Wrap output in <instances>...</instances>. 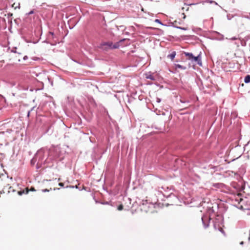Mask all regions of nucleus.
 Returning <instances> with one entry per match:
<instances>
[{"label": "nucleus", "instance_id": "12", "mask_svg": "<svg viewBox=\"0 0 250 250\" xmlns=\"http://www.w3.org/2000/svg\"><path fill=\"white\" fill-rule=\"evenodd\" d=\"M147 79H150L151 80H154L155 79L152 75H149L146 77Z\"/></svg>", "mask_w": 250, "mask_h": 250}, {"label": "nucleus", "instance_id": "33", "mask_svg": "<svg viewBox=\"0 0 250 250\" xmlns=\"http://www.w3.org/2000/svg\"><path fill=\"white\" fill-rule=\"evenodd\" d=\"M214 228L215 229H216L215 225H214Z\"/></svg>", "mask_w": 250, "mask_h": 250}, {"label": "nucleus", "instance_id": "14", "mask_svg": "<svg viewBox=\"0 0 250 250\" xmlns=\"http://www.w3.org/2000/svg\"><path fill=\"white\" fill-rule=\"evenodd\" d=\"M242 17H243L244 18H246V19H249V20H250V12L249 15H248V16H243Z\"/></svg>", "mask_w": 250, "mask_h": 250}, {"label": "nucleus", "instance_id": "29", "mask_svg": "<svg viewBox=\"0 0 250 250\" xmlns=\"http://www.w3.org/2000/svg\"><path fill=\"white\" fill-rule=\"evenodd\" d=\"M103 204H108V202H105V203H102Z\"/></svg>", "mask_w": 250, "mask_h": 250}, {"label": "nucleus", "instance_id": "5", "mask_svg": "<svg viewBox=\"0 0 250 250\" xmlns=\"http://www.w3.org/2000/svg\"><path fill=\"white\" fill-rule=\"evenodd\" d=\"M176 56V52L175 51L172 52L171 54H169L167 56L168 58H170L171 60L174 59Z\"/></svg>", "mask_w": 250, "mask_h": 250}, {"label": "nucleus", "instance_id": "17", "mask_svg": "<svg viewBox=\"0 0 250 250\" xmlns=\"http://www.w3.org/2000/svg\"><path fill=\"white\" fill-rule=\"evenodd\" d=\"M49 34H50L52 36V38H54V34L53 32L50 31Z\"/></svg>", "mask_w": 250, "mask_h": 250}, {"label": "nucleus", "instance_id": "21", "mask_svg": "<svg viewBox=\"0 0 250 250\" xmlns=\"http://www.w3.org/2000/svg\"><path fill=\"white\" fill-rule=\"evenodd\" d=\"M59 186H61V187H63L64 186V184L62 183H60L59 184Z\"/></svg>", "mask_w": 250, "mask_h": 250}, {"label": "nucleus", "instance_id": "20", "mask_svg": "<svg viewBox=\"0 0 250 250\" xmlns=\"http://www.w3.org/2000/svg\"><path fill=\"white\" fill-rule=\"evenodd\" d=\"M156 101H157V103H160L161 100V99L157 98Z\"/></svg>", "mask_w": 250, "mask_h": 250}, {"label": "nucleus", "instance_id": "24", "mask_svg": "<svg viewBox=\"0 0 250 250\" xmlns=\"http://www.w3.org/2000/svg\"><path fill=\"white\" fill-rule=\"evenodd\" d=\"M219 230H220V231H221L222 233H224V231L222 229L220 228V229H219Z\"/></svg>", "mask_w": 250, "mask_h": 250}, {"label": "nucleus", "instance_id": "35", "mask_svg": "<svg viewBox=\"0 0 250 250\" xmlns=\"http://www.w3.org/2000/svg\"><path fill=\"white\" fill-rule=\"evenodd\" d=\"M12 52H14V53H15V52H16V51H15V50L12 51Z\"/></svg>", "mask_w": 250, "mask_h": 250}, {"label": "nucleus", "instance_id": "31", "mask_svg": "<svg viewBox=\"0 0 250 250\" xmlns=\"http://www.w3.org/2000/svg\"><path fill=\"white\" fill-rule=\"evenodd\" d=\"M56 189H59V188H54V190H56Z\"/></svg>", "mask_w": 250, "mask_h": 250}, {"label": "nucleus", "instance_id": "18", "mask_svg": "<svg viewBox=\"0 0 250 250\" xmlns=\"http://www.w3.org/2000/svg\"><path fill=\"white\" fill-rule=\"evenodd\" d=\"M229 39V40H232V41H234V40H237V38H236V37H232V38H230V39Z\"/></svg>", "mask_w": 250, "mask_h": 250}, {"label": "nucleus", "instance_id": "27", "mask_svg": "<svg viewBox=\"0 0 250 250\" xmlns=\"http://www.w3.org/2000/svg\"><path fill=\"white\" fill-rule=\"evenodd\" d=\"M180 102H181V103H186V102H184L183 101H182V100H180Z\"/></svg>", "mask_w": 250, "mask_h": 250}, {"label": "nucleus", "instance_id": "4", "mask_svg": "<svg viewBox=\"0 0 250 250\" xmlns=\"http://www.w3.org/2000/svg\"><path fill=\"white\" fill-rule=\"evenodd\" d=\"M191 61L197 62V64L199 65L202 66V61H201L200 54H199L197 57H194L193 56L192 58L191 59Z\"/></svg>", "mask_w": 250, "mask_h": 250}, {"label": "nucleus", "instance_id": "1", "mask_svg": "<svg viewBox=\"0 0 250 250\" xmlns=\"http://www.w3.org/2000/svg\"><path fill=\"white\" fill-rule=\"evenodd\" d=\"M123 40H122L120 42H117L114 44H113L111 42H104L100 44L99 47L104 50L118 48L120 46V42Z\"/></svg>", "mask_w": 250, "mask_h": 250}, {"label": "nucleus", "instance_id": "13", "mask_svg": "<svg viewBox=\"0 0 250 250\" xmlns=\"http://www.w3.org/2000/svg\"><path fill=\"white\" fill-rule=\"evenodd\" d=\"M155 22H157V23H158L162 25H165V24H164L163 23H162V22L160 20H159V19H156L155 20Z\"/></svg>", "mask_w": 250, "mask_h": 250}, {"label": "nucleus", "instance_id": "32", "mask_svg": "<svg viewBox=\"0 0 250 250\" xmlns=\"http://www.w3.org/2000/svg\"><path fill=\"white\" fill-rule=\"evenodd\" d=\"M249 240L250 241V236L249 237Z\"/></svg>", "mask_w": 250, "mask_h": 250}, {"label": "nucleus", "instance_id": "22", "mask_svg": "<svg viewBox=\"0 0 250 250\" xmlns=\"http://www.w3.org/2000/svg\"><path fill=\"white\" fill-rule=\"evenodd\" d=\"M177 28H179V29H182V30H186V28H183V27H178Z\"/></svg>", "mask_w": 250, "mask_h": 250}, {"label": "nucleus", "instance_id": "34", "mask_svg": "<svg viewBox=\"0 0 250 250\" xmlns=\"http://www.w3.org/2000/svg\"><path fill=\"white\" fill-rule=\"evenodd\" d=\"M44 42H46V43H48V42L47 41H44Z\"/></svg>", "mask_w": 250, "mask_h": 250}, {"label": "nucleus", "instance_id": "11", "mask_svg": "<svg viewBox=\"0 0 250 250\" xmlns=\"http://www.w3.org/2000/svg\"><path fill=\"white\" fill-rule=\"evenodd\" d=\"M150 206H151L152 207L153 206V205L152 204H146V205H143V208L142 209H145V208L147 207H150Z\"/></svg>", "mask_w": 250, "mask_h": 250}, {"label": "nucleus", "instance_id": "23", "mask_svg": "<svg viewBox=\"0 0 250 250\" xmlns=\"http://www.w3.org/2000/svg\"><path fill=\"white\" fill-rule=\"evenodd\" d=\"M28 57L27 56H25L24 57H23V60H26V59H27Z\"/></svg>", "mask_w": 250, "mask_h": 250}, {"label": "nucleus", "instance_id": "6", "mask_svg": "<svg viewBox=\"0 0 250 250\" xmlns=\"http://www.w3.org/2000/svg\"><path fill=\"white\" fill-rule=\"evenodd\" d=\"M213 186L216 188H220L222 187L223 184L221 183H215L213 184Z\"/></svg>", "mask_w": 250, "mask_h": 250}, {"label": "nucleus", "instance_id": "7", "mask_svg": "<svg viewBox=\"0 0 250 250\" xmlns=\"http://www.w3.org/2000/svg\"><path fill=\"white\" fill-rule=\"evenodd\" d=\"M175 67H176V68H179V69H183V70H185L186 69V67L184 66L179 64H176Z\"/></svg>", "mask_w": 250, "mask_h": 250}, {"label": "nucleus", "instance_id": "28", "mask_svg": "<svg viewBox=\"0 0 250 250\" xmlns=\"http://www.w3.org/2000/svg\"><path fill=\"white\" fill-rule=\"evenodd\" d=\"M240 245H243L244 242L243 241H242L241 242H240Z\"/></svg>", "mask_w": 250, "mask_h": 250}, {"label": "nucleus", "instance_id": "10", "mask_svg": "<svg viewBox=\"0 0 250 250\" xmlns=\"http://www.w3.org/2000/svg\"><path fill=\"white\" fill-rule=\"evenodd\" d=\"M42 75H43L44 76H45L46 77L45 78V80H47L49 83H50L52 85H53V82L50 81V80L49 78V77L48 76L46 77V75H45V74L44 73L42 74Z\"/></svg>", "mask_w": 250, "mask_h": 250}, {"label": "nucleus", "instance_id": "15", "mask_svg": "<svg viewBox=\"0 0 250 250\" xmlns=\"http://www.w3.org/2000/svg\"><path fill=\"white\" fill-rule=\"evenodd\" d=\"M123 209V205H121L120 206H118V209L119 210H122V209Z\"/></svg>", "mask_w": 250, "mask_h": 250}, {"label": "nucleus", "instance_id": "2", "mask_svg": "<svg viewBox=\"0 0 250 250\" xmlns=\"http://www.w3.org/2000/svg\"><path fill=\"white\" fill-rule=\"evenodd\" d=\"M43 155L42 151L40 150L38 151L37 153L35 155L34 157L31 160V164L32 165H34L36 162H37L38 165L40 163H42V156Z\"/></svg>", "mask_w": 250, "mask_h": 250}, {"label": "nucleus", "instance_id": "8", "mask_svg": "<svg viewBox=\"0 0 250 250\" xmlns=\"http://www.w3.org/2000/svg\"><path fill=\"white\" fill-rule=\"evenodd\" d=\"M244 82L246 83H248L250 82V76L247 75L245 77L244 79Z\"/></svg>", "mask_w": 250, "mask_h": 250}, {"label": "nucleus", "instance_id": "30", "mask_svg": "<svg viewBox=\"0 0 250 250\" xmlns=\"http://www.w3.org/2000/svg\"><path fill=\"white\" fill-rule=\"evenodd\" d=\"M31 191H35V189L34 188H31Z\"/></svg>", "mask_w": 250, "mask_h": 250}, {"label": "nucleus", "instance_id": "3", "mask_svg": "<svg viewBox=\"0 0 250 250\" xmlns=\"http://www.w3.org/2000/svg\"><path fill=\"white\" fill-rule=\"evenodd\" d=\"M210 220V217L208 215H204L202 217V221L205 229L208 227Z\"/></svg>", "mask_w": 250, "mask_h": 250}, {"label": "nucleus", "instance_id": "26", "mask_svg": "<svg viewBox=\"0 0 250 250\" xmlns=\"http://www.w3.org/2000/svg\"><path fill=\"white\" fill-rule=\"evenodd\" d=\"M30 114V111L28 112L27 116L29 117Z\"/></svg>", "mask_w": 250, "mask_h": 250}, {"label": "nucleus", "instance_id": "16", "mask_svg": "<svg viewBox=\"0 0 250 250\" xmlns=\"http://www.w3.org/2000/svg\"><path fill=\"white\" fill-rule=\"evenodd\" d=\"M50 190H51V188L50 189H42V191L43 192H49Z\"/></svg>", "mask_w": 250, "mask_h": 250}, {"label": "nucleus", "instance_id": "19", "mask_svg": "<svg viewBox=\"0 0 250 250\" xmlns=\"http://www.w3.org/2000/svg\"><path fill=\"white\" fill-rule=\"evenodd\" d=\"M33 13H34V11L33 10H31L27 14L28 15H29L32 14Z\"/></svg>", "mask_w": 250, "mask_h": 250}, {"label": "nucleus", "instance_id": "9", "mask_svg": "<svg viewBox=\"0 0 250 250\" xmlns=\"http://www.w3.org/2000/svg\"><path fill=\"white\" fill-rule=\"evenodd\" d=\"M186 56L189 57V59L191 60V59L193 57V54L191 53L186 52L185 53Z\"/></svg>", "mask_w": 250, "mask_h": 250}, {"label": "nucleus", "instance_id": "25", "mask_svg": "<svg viewBox=\"0 0 250 250\" xmlns=\"http://www.w3.org/2000/svg\"><path fill=\"white\" fill-rule=\"evenodd\" d=\"M12 130L11 129L8 130V131H7V132H8V133H10L11 132H12Z\"/></svg>", "mask_w": 250, "mask_h": 250}]
</instances>
